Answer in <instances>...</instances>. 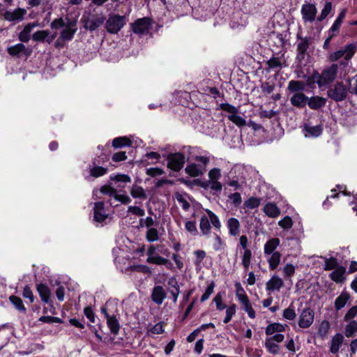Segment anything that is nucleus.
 I'll list each match as a JSON object with an SVG mask.
<instances>
[{
	"mask_svg": "<svg viewBox=\"0 0 357 357\" xmlns=\"http://www.w3.org/2000/svg\"><path fill=\"white\" fill-rule=\"evenodd\" d=\"M24 13L25 10L22 8H17L14 10H6L3 14V17L8 21L21 20L23 19Z\"/></svg>",
	"mask_w": 357,
	"mask_h": 357,
	"instance_id": "nucleus-21",
	"label": "nucleus"
},
{
	"mask_svg": "<svg viewBox=\"0 0 357 357\" xmlns=\"http://www.w3.org/2000/svg\"><path fill=\"white\" fill-rule=\"evenodd\" d=\"M8 52L9 54L16 56H20L22 54L26 55H29L30 54V52L27 51L24 45L22 43H18L13 46L9 47L8 48Z\"/></svg>",
	"mask_w": 357,
	"mask_h": 357,
	"instance_id": "nucleus-29",
	"label": "nucleus"
},
{
	"mask_svg": "<svg viewBox=\"0 0 357 357\" xmlns=\"http://www.w3.org/2000/svg\"><path fill=\"white\" fill-rule=\"evenodd\" d=\"M284 285L283 280L278 275H273L266 284L267 291H279Z\"/></svg>",
	"mask_w": 357,
	"mask_h": 357,
	"instance_id": "nucleus-20",
	"label": "nucleus"
},
{
	"mask_svg": "<svg viewBox=\"0 0 357 357\" xmlns=\"http://www.w3.org/2000/svg\"><path fill=\"white\" fill-rule=\"evenodd\" d=\"M55 36H50V32L48 30H41L35 32L33 34L32 38L37 42L46 41L47 43H51L54 39Z\"/></svg>",
	"mask_w": 357,
	"mask_h": 357,
	"instance_id": "nucleus-19",
	"label": "nucleus"
},
{
	"mask_svg": "<svg viewBox=\"0 0 357 357\" xmlns=\"http://www.w3.org/2000/svg\"><path fill=\"white\" fill-rule=\"evenodd\" d=\"M303 130L306 137H317L321 134L322 128L320 126H312L307 124L304 126Z\"/></svg>",
	"mask_w": 357,
	"mask_h": 357,
	"instance_id": "nucleus-28",
	"label": "nucleus"
},
{
	"mask_svg": "<svg viewBox=\"0 0 357 357\" xmlns=\"http://www.w3.org/2000/svg\"><path fill=\"white\" fill-rule=\"evenodd\" d=\"M244 168L239 165H234L225 178V185L232 188L234 190L241 188L244 183Z\"/></svg>",
	"mask_w": 357,
	"mask_h": 357,
	"instance_id": "nucleus-2",
	"label": "nucleus"
},
{
	"mask_svg": "<svg viewBox=\"0 0 357 357\" xmlns=\"http://www.w3.org/2000/svg\"><path fill=\"white\" fill-rule=\"evenodd\" d=\"M126 16L117 14L109 15L105 22V28L110 33H117L126 24Z\"/></svg>",
	"mask_w": 357,
	"mask_h": 357,
	"instance_id": "nucleus-5",
	"label": "nucleus"
},
{
	"mask_svg": "<svg viewBox=\"0 0 357 357\" xmlns=\"http://www.w3.org/2000/svg\"><path fill=\"white\" fill-rule=\"evenodd\" d=\"M264 212L270 218H276L280 214V209L273 203H268L264 207Z\"/></svg>",
	"mask_w": 357,
	"mask_h": 357,
	"instance_id": "nucleus-33",
	"label": "nucleus"
},
{
	"mask_svg": "<svg viewBox=\"0 0 357 357\" xmlns=\"http://www.w3.org/2000/svg\"><path fill=\"white\" fill-rule=\"evenodd\" d=\"M337 260L334 258L326 259L324 264V270H334L338 267Z\"/></svg>",
	"mask_w": 357,
	"mask_h": 357,
	"instance_id": "nucleus-55",
	"label": "nucleus"
},
{
	"mask_svg": "<svg viewBox=\"0 0 357 357\" xmlns=\"http://www.w3.org/2000/svg\"><path fill=\"white\" fill-rule=\"evenodd\" d=\"M265 347L267 349L268 351L272 354H277L279 353V346L275 342L271 341V340H268L267 338L266 339Z\"/></svg>",
	"mask_w": 357,
	"mask_h": 357,
	"instance_id": "nucleus-47",
	"label": "nucleus"
},
{
	"mask_svg": "<svg viewBox=\"0 0 357 357\" xmlns=\"http://www.w3.org/2000/svg\"><path fill=\"white\" fill-rule=\"evenodd\" d=\"M283 318L287 321H293L296 317V313L294 303H291L289 307L283 310Z\"/></svg>",
	"mask_w": 357,
	"mask_h": 357,
	"instance_id": "nucleus-39",
	"label": "nucleus"
},
{
	"mask_svg": "<svg viewBox=\"0 0 357 357\" xmlns=\"http://www.w3.org/2000/svg\"><path fill=\"white\" fill-rule=\"evenodd\" d=\"M111 179L123 183H130L131 181L130 176L126 174H118L114 176H111Z\"/></svg>",
	"mask_w": 357,
	"mask_h": 357,
	"instance_id": "nucleus-63",
	"label": "nucleus"
},
{
	"mask_svg": "<svg viewBox=\"0 0 357 357\" xmlns=\"http://www.w3.org/2000/svg\"><path fill=\"white\" fill-rule=\"evenodd\" d=\"M22 296L24 298H27L29 300V302L31 303H33L35 300V297L33 296V294L31 289V288L29 286H25L23 292H22Z\"/></svg>",
	"mask_w": 357,
	"mask_h": 357,
	"instance_id": "nucleus-59",
	"label": "nucleus"
},
{
	"mask_svg": "<svg viewBox=\"0 0 357 357\" xmlns=\"http://www.w3.org/2000/svg\"><path fill=\"white\" fill-rule=\"evenodd\" d=\"M337 70L338 65L336 63H333L328 68L324 69L316 81L319 86L322 87L333 82L336 78Z\"/></svg>",
	"mask_w": 357,
	"mask_h": 357,
	"instance_id": "nucleus-6",
	"label": "nucleus"
},
{
	"mask_svg": "<svg viewBox=\"0 0 357 357\" xmlns=\"http://www.w3.org/2000/svg\"><path fill=\"white\" fill-rule=\"evenodd\" d=\"M139 224L140 227H146L148 229L154 227L155 221L151 217H146V218H141Z\"/></svg>",
	"mask_w": 357,
	"mask_h": 357,
	"instance_id": "nucleus-53",
	"label": "nucleus"
},
{
	"mask_svg": "<svg viewBox=\"0 0 357 357\" xmlns=\"http://www.w3.org/2000/svg\"><path fill=\"white\" fill-rule=\"evenodd\" d=\"M77 23L73 20H68L66 26L60 33V39L62 40H71L77 31Z\"/></svg>",
	"mask_w": 357,
	"mask_h": 357,
	"instance_id": "nucleus-15",
	"label": "nucleus"
},
{
	"mask_svg": "<svg viewBox=\"0 0 357 357\" xmlns=\"http://www.w3.org/2000/svg\"><path fill=\"white\" fill-rule=\"evenodd\" d=\"M204 168L199 164H190L185 168V172L192 176H199L203 174Z\"/></svg>",
	"mask_w": 357,
	"mask_h": 357,
	"instance_id": "nucleus-37",
	"label": "nucleus"
},
{
	"mask_svg": "<svg viewBox=\"0 0 357 357\" xmlns=\"http://www.w3.org/2000/svg\"><path fill=\"white\" fill-rule=\"evenodd\" d=\"M301 13L304 22H314L317 13L315 3L305 2L301 6Z\"/></svg>",
	"mask_w": 357,
	"mask_h": 357,
	"instance_id": "nucleus-10",
	"label": "nucleus"
},
{
	"mask_svg": "<svg viewBox=\"0 0 357 357\" xmlns=\"http://www.w3.org/2000/svg\"><path fill=\"white\" fill-rule=\"evenodd\" d=\"M357 331V322L356 321H350L345 328V335L347 337H352Z\"/></svg>",
	"mask_w": 357,
	"mask_h": 357,
	"instance_id": "nucleus-48",
	"label": "nucleus"
},
{
	"mask_svg": "<svg viewBox=\"0 0 357 357\" xmlns=\"http://www.w3.org/2000/svg\"><path fill=\"white\" fill-rule=\"evenodd\" d=\"M131 141L126 137H116L112 141V146L114 148H121L123 146H131Z\"/></svg>",
	"mask_w": 357,
	"mask_h": 357,
	"instance_id": "nucleus-43",
	"label": "nucleus"
},
{
	"mask_svg": "<svg viewBox=\"0 0 357 357\" xmlns=\"http://www.w3.org/2000/svg\"><path fill=\"white\" fill-rule=\"evenodd\" d=\"M208 215L201 218L199 228L204 235H209V237L215 240L213 248L215 250L221 249L222 240L221 222L218 217L209 210H206Z\"/></svg>",
	"mask_w": 357,
	"mask_h": 357,
	"instance_id": "nucleus-1",
	"label": "nucleus"
},
{
	"mask_svg": "<svg viewBox=\"0 0 357 357\" xmlns=\"http://www.w3.org/2000/svg\"><path fill=\"white\" fill-rule=\"evenodd\" d=\"M348 86L346 87L342 82H337L328 91V96L335 101H342L347 97Z\"/></svg>",
	"mask_w": 357,
	"mask_h": 357,
	"instance_id": "nucleus-8",
	"label": "nucleus"
},
{
	"mask_svg": "<svg viewBox=\"0 0 357 357\" xmlns=\"http://www.w3.org/2000/svg\"><path fill=\"white\" fill-rule=\"evenodd\" d=\"M93 220L98 223H102L109 216L107 209L103 202H98L93 206Z\"/></svg>",
	"mask_w": 357,
	"mask_h": 357,
	"instance_id": "nucleus-14",
	"label": "nucleus"
},
{
	"mask_svg": "<svg viewBox=\"0 0 357 357\" xmlns=\"http://www.w3.org/2000/svg\"><path fill=\"white\" fill-rule=\"evenodd\" d=\"M167 296V293L162 286L158 285L153 288L151 299L157 305H161Z\"/></svg>",
	"mask_w": 357,
	"mask_h": 357,
	"instance_id": "nucleus-16",
	"label": "nucleus"
},
{
	"mask_svg": "<svg viewBox=\"0 0 357 357\" xmlns=\"http://www.w3.org/2000/svg\"><path fill=\"white\" fill-rule=\"evenodd\" d=\"M261 203V199L256 197L248 198L245 202L244 206L248 209H254L257 208Z\"/></svg>",
	"mask_w": 357,
	"mask_h": 357,
	"instance_id": "nucleus-46",
	"label": "nucleus"
},
{
	"mask_svg": "<svg viewBox=\"0 0 357 357\" xmlns=\"http://www.w3.org/2000/svg\"><path fill=\"white\" fill-rule=\"evenodd\" d=\"M146 262L156 265H167L169 264V260L158 255H155L151 257H147Z\"/></svg>",
	"mask_w": 357,
	"mask_h": 357,
	"instance_id": "nucleus-45",
	"label": "nucleus"
},
{
	"mask_svg": "<svg viewBox=\"0 0 357 357\" xmlns=\"http://www.w3.org/2000/svg\"><path fill=\"white\" fill-rule=\"evenodd\" d=\"M130 194L133 198L146 199V195L145 190L142 187L137 185H133L131 190Z\"/></svg>",
	"mask_w": 357,
	"mask_h": 357,
	"instance_id": "nucleus-41",
	"label": "nucleus"
},
{
	"mask_svg": "<svg viewBox=\"0 0 357 357\" xmlns=\"http://www.w3.org/2000/svg\"><path fill=\"white\" fill-rule=\"evenodd\" d=\"M107 324L112 333L116 335L119 331V324L116 317L114 315L108 317L107 319Z\"/></svg>",
	"mask_w": 357,
	"mask_h": 357,
	"instance_id": "nucleus-38",
	"label": "nucleus"
},
{
	"mask_svg": "<svg viewBox=\"0 0 357 357\" xmlns=\"http://www.w3.org/2000/svg\"><path fill=\"white\" fill-rule=\"evenodd\" d=\"M314 319V312L310 307L304 308L298 318V324L301 328H307L312 326Z\"/></svg>",
	"mask_w": 357,
	"mask_h": 357,
	"instance_id": "nucleus-12",
	"label": "nucleus"
},
{
	"mask_svg": "<svg viewBox=\"0 0 357 357\" xmlns=\"http://www.w3.org/2000/svg\"><path fill=\"white\" fill-rule=\"evenodd\" d=\"M230 235L236 236L239 234L240 232V222L234 218H231L227 220V224Z\"/></svg>",
	"mask_w": 357,
	"mask_h": 357,
	"instance_id": "nucleus-32",
	"label": "nucleus"
},
{
	"mask_svg": "<svg viewBox=\"0 0 357 357\" xmlns=\"http://www.w3.org/2000/svg\"><path fill=\"white\" fill-rule=\"evenodd\" d=\"M284 277L291 278L295 273V266L291 264H287L283 268Z\"/></svg>",
	"mask_w": 357,
	"mask_h": 357,
	"instance_id": "nucleus-54",
	"label": "nucleus"
},
{
	"mask_svg": "<svg viewBox=\"0 0 357 357\" xmlns=\"http://www.w3.org/2000/svg\"><path fill=\"white\" fill-rule=\"evenodd\" d=\"M252 251L250 250H243L241 256L242 265L244 268L245 271H247L251 264Z\"/></svg>",
	"mask_w": 357,
	"mask_h": 357,
	"instance_id": "nucleus-42",
	"label": "nucleus"
},
{
	"mask_svg": "<svg viewBox=\"0 0 357 357\" xmlns=\"http://www.w3.org/2000/svg\"><path fill=\"white\" fill-rule=\"evenodd\" d=\"M36 26L34 24H28L24 29L20 32L19 38L22 42H28L30 39V33Z\"/></svg>",
	"mask_w": 357,
	"mask_h": 357,
	"instance_id": "nucleus-40",
	"label": "nucleus"
},
{
	"mask_svg": "<svg viewBox=\"0 0 357 357\" xmlns=\"http://www.w3.org/2000/svg\"><path fill=\"white\" fill-rule=\"evenodd\" d=\"M151 20L149 17L137 19L131 24L132 29L135 33L139 35L146 34L151 28Z\"/></svg>",
	"mask_w": 357,
	"mask_h": 357,
	"instance_id": "nucleus-11",
	"label": "nucleus"
},
{
	"mask_svg": "<svg viewBox=\"0 0 357 357\" xmlns=\"http://www.w3.org/2000/svg\"><path fill=\"white\" fill-rule=\"evenodd\" d=\"M305 85L302 81L291 80L288 83L287 89L291 94L303 93Z\"/></svg>",
	"mask_w": 357,
	"mask_h": 357,
	"instance_id": "nucleus-26",
	"label": "nucleus"
},
{
	"mask_svg": "<svg viewBox=\"0 0 357 357\" xmlns=\"http://www.w3.org/2000/svg\"><path fill=\"white\" fill-rule=\"evenodd\" d=\"M349 298V294L347 292L342 291L335 301V307L336 310H340L343 308L346 305Z\"/></svg>",
	"mask_w": 357,
	"mask_h": 357,
	"instance_id": "nucleus-35",
	"label": "nucleus"
},
{
	"mask_svg": "<svg viewBox=\"0 0 357 357\" xmlns=\"http://www.w3.org/2000/svg\"><path fill=\"white\" fill-rule=\"evenodd\" d=\"M348 91L351 93L357 94V75L347 79Z\"/></svg>",
	"mask_w": 357,
	"mask_h": 357,
	"instance_id": "nucleus-51",
	"label": "nucleus"
},
{
	"mask_svg": "<svg viewBox=\"0 0 357 357\" xmlns=\"http://www.w3.org/2000/svg\"><path fill=\"white\" fill-rule=\"evenodd\" d=\"M357 314V306H353L351 307L346 314L344 315V320L349 321L350 319L354 318Z\"/></svg>",
	"mask_w": 357,
	"mask_h": 357,
	"instance_id": "nucleus-64",
	"label": "nucleus"
},
{
	"mask_svg": "<svg viewBox=\"0 0 357 357\" xmlns=\"http://www.w3.org/2000/svg\"><path fill=\"white\" fill-rule=\"evenodd\" d=\"M9 300L18 311L23 313L26 312V307H24L22 300L20 298L15 296H10L9 297Z\"/></svg>",
	"mask_w": 357,
	"mask_h": 357,
	"instance_id": "nucleus-44",
	"label": "nucleus"
},
{
	"mask_svg": "<svg viewBox=\"0 0 357 357\" xmlns=\"http://www.w3.org/2000/svg\"><path fill=\"white\" fill-rule=\"evenodd\" d=\"M38 321L48 324L62 323L61 319H60L59 317L52 316H42L39 318Z\"/></svg>",
	"mask_w": 357,
	"mask_h": 357,
	"instance_id": "nucleus-58",
	"label": "nucleus"
},
{
	"mask_svg": "<svg viewBox=\"0 0 357 357\" xmlns=\"http://www.w3.org/2000/svg\"><path fill=\"white\" fill-rule=\"evenodd\" d=\"M265 257H266L269 269L271 271L276 269L281 261V254L279 252H275Z\"/></svg>",
	"mask_w": 357,
	"mask_h": 357,
	"instance_id": "nucleus-25",
	"label": "nucleus"
},
{
	"mask_svg": "<svg viewBox=\"0 0 357 357\" xmlns=\"http://www.w3.org/2000/svg\"><path fill=\"white\" fill-rule=\"evenodd\" d=\"M357 50V46L355 43L347 45L344 48L332 52L328 54V59L330 61H337L341 58L345 60H350Z\"/></svg>",
	"mask_w": 357,
	"mask_h": 357,
	"instance_id": "nucleus-4",
	"label": "nucleus"
},
{
	"mask_svg": "<svg viewBox=\"0 0 357 357\" xmlns=\"http://www.w3.org/2000/svg\"><path fill=\"white\" fill-rule=\"evenodd\" d=\"M278 225L281 228L288 230L291 229L293 225L292 219L289 216L287 215L278 222Z\"/></svg>",
	"mask_w": 357,
	"mask_h": 357,
	"instance_id": "nucleus-52",
	"label": "nucleus"
},
{
	"mask_svg": "<svg viewBox=\"0 0 357 357\" xmlns=\"http://www.w3.org/2000/svg\"><path fill=\"white\" fill-rule=\"evenodd\" d=\"M36 289L42 301L45 303H49L51 298L50 288L46 284L40 283L37 284Z\"/></svg>",
	"mask_w": 357,
	"mask_h": 357,
	"instance_id": "nucleus-24",
	"label": "nucleus"
},
{
	"mask_svg": "<svg viewBox=\"0 0 357 357\" xmlns=\"http://www.w3.org/2000/svg\"><path fill=\"white\" fill-rule=\"evenodd\" d=\"M326 104V99L318 96L308 98V102H307V105L309 107L314 110H317L324 107Z\"/></svg>",
	"mask_w": 357,
	"mask_h": 357,
	"instance_id": "nucleus-22",
	"label": "nucleus"
},
{
	"mask_svg": "<svg viewBox=\"0 0 357 357\" xmlns=\"http://www.w3.org/2000/svg\"><path fill=\"white\" fill-rule=\"evenodd\" d=\"M194 254L196 257L195 264L197 267L200 266L202 260L206 257V252L204 250H196Z\"/></svg>",
	"mask_w": 357,
	"mask_h": 357,
	"instance_id": "nucleus-60",
	"label": "nucleus"
},
{
	"mask_svg": "<svg viewBox=\"0 0 357 357\" xmlns=\"http://www.w3.org/2000/svg\"><path fill=\"white\" fill-rule=\"evenodd\" d=\"M286 326L280 323H273L267 326L265 333L267 335H272L275 333H279L284 331Z\"/></svg>",
	"mask_w": 357,
	"mask_h": 357,
	"instance_id": "nucleus-36",
	"label": "nucleus"
},
{
	"mask_svg": "<svg viewBox=\"0 0 357 357\" xmlns=\"http://www.w3.org/2000/svg\"><path fill=\"white\" fill-rule=\"evenodd\" d=\"M162 235L159 230L155 227L148 229L146 232V240L149 243L158 241Z\"/></svg>",
	"mask_w": 357,
	"mask_h": 357,
	"instance_id": "nucleus-34",
	"label": "nucleus"
},
{
	"mask_svg": "<svg viewBox=\"0 0 357 357\" xmlns=\"http://www.w3.org/2000/svg\"><path fill=\"white\" fill-rule=\"evenodd\" d=\"M332 3L329 1L326 2L324 5V8L321 10L320 15L318 17V21L324 20L328 15L332 11Z\"/></svg>",
	"mask_w": 357,
	"mask_h": 357,
	"instance_id": "nucleus-50",
	"label": "nucleus"
},
{
	"mask_svg": "<svg viewBox=\"0 0 357 357\" xmlns=\"http://www.w3.org/2000/svg\"><path fill=\"white\" fill-rule=\"evenodd\" d=\"M330 325L329 323L326 321H324L321 323L318 333L319 335L321 337H325L327 335L329 331Z\"/></svg>",
	"mask_w": 357,
	"mask_h": 357,
	"instance_id": "nucleus-57",
	"label": "nucleus"
},
{
	"mask_svg": "<svg viewBox=\"0 0 357 357\" xmlns=\"http://www.w3.org/2000/svg\"><path fill=\"white\" fill-rule=\"evenodd\" d=\"M168 291L172 297V301L176 303L180 294V289L178 282L174 277L170 278L167 281Z\"/></svg>",
	"mask_w": 357,
	"mask_h": 357,
	"instance_id": "nucleus-18",
	"label": "nucleus"
},
{
	"mask_svg": "<svg viewBox=\"0 0 357 357\" xmlns=\"http://www.w3.org/2000/svg\"><path fill=\"white\" fill-rule=\"evenodd\" d=\"M344 273L345 268L342 266H338L330 273L329 277L336 283H340L344 280Z\"/></svg>",
	"mask_w": 357,
	"mask_h": 357,
	"instance_id": "nucleus-30",
	"label": "nucleus"
},
{
	"mask_svg": "<svg viewBox=\"0 0 357 357\" xmlns=\"http://www.w3.org/2000/svg\"><path fill=\"white\" fill-rule=\"evenodd\" d=\"M105 18L102 14H84L81 22L84 29L93 31L99 28L105 22Z\"/></svg>",
	"mask_w": 357,
	"mask_h": 357,
	"instance_id": "nucleus-3",
	"label": "nucleus"
},
{
	"mask_svg": "<svg viewBox=\"0 0 357 357\" xmlns=\"http://www.w3.org/2000/svg\"><path fill=\"white\" fill-rule=\"evenodd\" d=\"M280 243V241L278 238H273L269 239L264 245V255L267 256L269 254H272L276 252L275 250L279 246Z\"/></svg>",
	"mask_w": 357,
	"mask_h": 357,
	"instance_id": "nucleus-27",
	"label": "nucleus"
},
{
	"mask_svg": "<svg viewBox=\"0 0 357 357\" xmlns=\"http://www.w3.org/2000/svg\"><path fill=\"white\" fill-rule=\"evenodd\" d=\"M242 305L243 310H245L248 313L249 317L251 319H254L255 317V311L252 308L250 302L248 301L243 304Z\"/></svg>",
	"mask_w": 357,
	"mask_h": 357,
	"instance_id": "nucleus-62",
	"label": "nucleus"
},
{
	"mask_svg": "<svg viewBox=\"0 0 357 357\" xmlns=\"http://www.w3.org/2000/svg\"><path fill=\"white\" fill-rule=\"evenodd\" d=\"M225 112L227 113V116L228 119L238 127L241 128L246 126V121L243 118L238 108L229 104L225 103Z\"/></svg>",
	"mask_w": 357,
	"mask_h": 357,
	"instance_id": "nucleus-7",
	"label": "nucleus"
},
{
	"mask_svg": "<svg viewBox=\"0 0 357 357\" xmlns=\"http://www.w3.org/2000/svg\"><path fill=\"white\" fill-rule=\"evenodd\" d=\"M128 212L140 217L145 215L144 210L139 206H130L128 207Z\"/></svg>",
	"mask_w": 357,
	"mask_h": 357,
	"instance_id": "nucleus-61",
	"label": "nucleus"
},
{
	"mask_svg": "<svg viewBox=\"0 0 357 357\" xmlns=\"http://www.w3.org/2000/svg\"><path fill=\"white\" fill-rule=\"evenodd\" d=\"M242 202L241 195L238 192L230 193L227 196V204L231 208H238Z\"/></svg>",
	"mask_w": 357,
	"mask_h": 357,
	"instance_id": "nucleus-31",
	"label": "nucleus"
},
{
	"mask_svg": "<svg viewBox=\"0 0 357 357\" xmlns=\"http://www.w3.org/2000/svg\"><path fill=\"white\" fill-rule=\"evenodd\" d=\"M209 180L207 182L206 187L215 192H220L222 190V184L218 181L221 177V172L220 169L214 168L208 173Z\"/></svg>",
	"mask_w": 357,
	"mask_h": 357,
	"instance_id": "nucleus-13",
	"label": "nucleus"
},
{
	"mask_svg": "<svg viewBox=\"0 0 357 357\" xmlns=\"http://www.w3.org/2000/svg\"><path fill=\"white\" fill-rule=\"evenodd\" d=\"M164 332V326L162 322H159L156 324L155 326L151 327L149 331V334H155L159 335L162 334Z\"/></svg>",
	"mask_w": 357,
	"mask_h": 357,
	"instance_id": "nucleus-56",
	"label": "nucleus"
},
{
	"mask_svg": "<svg viewBox=\"0 0 357 357\" xmlns=\"http://www.w3.org/2000/svg\"><path fill=\"white\" fill-rule=\"evenodd\" d=\"M167 160L168 168L174 172H178L183 168L185 158L181 153H174L169 154Z\"/></svg>",
	"mask_w": 357,
	"mask_h": 357,
	"instance_id": "nucleus-9",
	"label": "nucleus"
},
{
	"mask_svg": "<svg viewBox=\"0 0 357 357\" xmlns=\"http://www.w3.org/2000/svg\"><path fill=\"white\" fill-rule=\"evenodd\" d=\"M107 172L106 168L100 166H95L90 169V175L97 178L105 174Z\"/></svg>",
	"mask_w": 357,
	"mask_h": 357,
	"instance_id": "nucleus-49",
	"label": "nucleus"
},
{
	"mask_svg": "<svg viewBox=\"0 0 357 357\" xmlns=\"http://www.w3.org/2000/svg\"><path fill=\"white\" fill-rule=\"evenodd\" d=\"M291 104L298 108H303L308 102V97L303 93L292 94L289 98Z\"/></svg>",
	"mask_w": 357,
	"mask_h": 357,
	"instance_id": "nucleus-17",
	"label": "nucleus"
},
{
	"mask_svg": "<svg viewBox=\"0 0 357 357\" xmlns=\"http://www.w3.org/2000/svg\"><path fill=\"white\" fill-rule=\"evenodd\" d=\"M344 337L341 333H336L331 339L330 345L331 353L335 354L339 352L342 345Z\"/></svg>",
	"mask_w": 357,
	"mask_h": 357,
	"instance_id": "nucleus-23",
	"label": "nucleus"
}]
</instances>
